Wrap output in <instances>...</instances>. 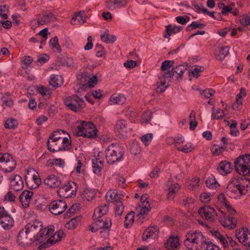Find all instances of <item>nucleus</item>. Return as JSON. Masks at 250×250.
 Returning a JSON list of instances; mask_svg holds the SVG:
<instances>
[{
  "label": "nucleus",
  "mask_w": 250,
  "mask_h": 250,
  "mask_svg": "<svg viewBox=\"0 0 250 250\" xmlns=\"http://www.w3.org/2000/svg\"><path fill=\"white\" fill-rule=\"evenodd\" d=\"M239 21L242 25L250 30V14L241 16Z\"/></svg>",
  "instance_id": "obj_49"
},
{
  "label": "nucleus",
  "mask_w": 250,
  "mask_h": 250,
  "mask_svg": "<svg viewBox=\"0 0 250 250\" xmlns=\"http://www.w3.org/2000/svg\"><path fill=\"white\" fill-rule=\"evenodd\" d=\"M134 213L133 211L128 213L125 217L124 226L125 228H130L134 222Z\"/></svg>",
  "instance_id": "obj_45"
},
{
  "label": "nucleus",
  "mask_w": 250,
  "mask_h": 250,
  "mask_svg": "<svg viewBox=\"0 0 250 250\" xmlns=\"http://www.w3.org/2000/svg\"><path fill=\"white\" fill-rule=\"evenodd\" d=\"M139 207L141 208L139 213L142 215H145L150 210V206L149 203H146V205H141V204H139Z\"/></svg>",
  "instance_id": "obj_62"
},
{
  "label": "nucleus",
  "mask_w": 250,
  "mask_h": 250,
  "mask_svg": "<svg viewBox=\"0 0 250 250\" xmlns=\"http://www.w3.org/2000/svg\"><path fill=\"white\" fill-rule=\"evenodd\" d=\"M65 105L74 112H79L85 106V103L82 99L74 95L67 97L64 100Z\"/></svg>",
  "instance_id": "obj_10"
},
{
  "label": "nucleus",
  "mask_w": 250,
  "mask_h": 250,
  "mask_svg": "<svg viewBox=\"0 0 250 250\" xmlns=\"http://www.w3.org/2000/svg\"><path fill=\"white\" fill-rule=\"evenodd\" d=\"M219 212L220 215L218 218L222 226L229 229H232L236 227V223L233 220L232 217L226 215L224 211L221 209H219Z\"/></svg>",
  "instance_id": "obj_17"
},
{
  "label": "nucleus",
  "mask_w": 250,
  "mask_h": 250,
  "mask_svg": "<svg viewBox=\"0 0 250 250\" xmlns=\"http://www.w3.org/2000/svg\"><path fill=\"white\" fill-rule=\"evenodd\" d=\"M36 90L42 96L46 98H48L51 94L50 91L42 85L37 86Z\"/></svg>",
  "instance_id": "obj_50"
},
{
  "label": "nucleus",
  "mask_w": 250,
  "mask_h": 250,
  "mask_svg": "<svg viewBox=\"0 0 250 250\" xmlns=\"http://www.w3.org/2000/svg\"><path fill=\"white\" fill-rule=\"evenodd\" d=\"M200 198L202 202L207 203L211 200V195L210 193L204 192L201 194Z\"/></svg>",
  "instance_id": "obj_64"
},
{
  "label": "nucleus",
  "mask_w": 250,
  "mask_h": 250,
  "mask_svg": "<svg viewBox=\"0 0 250 250\" xmlns=\"http://www.w3.org/2000/svg\"><path fill=\"white\" fill-rule=\"evenodd\" d=\"M49 45L50 48L54 51L61 52V48L59 45L58 38L57 36L54 37L50 40Z\"/></svg>",
  "instance_id": "obj_44"
},
{
  "label": "nucleus",
  "mask_w": 250,
  "mask_h": 250,
  "mask_svg": "<svg viewBox=\"0 0 250 250\" xmlns=\"http://www.w3.org/2000/svg\"><path fill=\"white\" fill-rule=\"evenodd\" d=\"M82 195L84 200L90 201L95 197L96 192L95 190L86 188H84Z\"/></svg>",
  "instance_id": "obj_36"
},
{
  "label": "nucleus",
  "mask_w": 250,
  "mask_h": 250,
  "mask_svg": "<svg viewBox=\"0 0 250 250\" xmlns=\"http://www.w3.org/2000/svg\"><path fill=\"white\" fill-rule=\"evenodd\" d=\"M229 46H222L218 48L216 53V58L220 60H223L229 54Z\"/></svg>",
  "instance_id": "obj_33"
},
{
  "label": "nucleus",
  "mask_w": 250,
  "mask_h": 250,
  "mask_svg": "<svg viewBox=\"0 0 250 250\" xmlns=\"http://www.w3.org/2000/svg\"><path fill=\"white\" fill-rule=\"evenodd\" d=\"M230 163L227 161L220 162L217 168L218 172L223 176L227 175L231 171Z\"/></svg>",
  "instance_id": "obj_25"
},
{
  "label": "nucleus",
  "mask_w": 250,
  "mask_h": 250,
  "mask_svg": "<svg viewBox=\"0 0 250 250\" xmlns=\"http://www.w3.org/2000/svg\"><path fill=\"white\" fill-rule=\"evenodd\" d=\"M66 132L62 129H58L53 132V133L50 135L48 141H53L54 142H60L61 140L63 137V136H57V134H65Z\"/></svg>",
  "instance_id": "obj_42"
},
{
  "label": "nucleus",
  "mask_w": 250,
  "mask_h": 250,
  "mask_svg": "<svg viewBox=\"0 0 250 250\" xmlns=\"http://www.w3.org/2000/svg\"><path fill=\"white\" fill-rule=\"evenodd\" d=\"M180 189V186L176 183L170 185L167 188V198L169 200L173 199Z\"/></svg>",
  "instance_id": "obj_31"
},
{
  "label": "nucleus",
  "mask_w": 250,
  "mask_h": 250,
  "mask_svg": "<svg viewBox=\"0 0 250 250\" xmlns=\"http://www.w3.org/2000/svg\"><path fill=\"white\" fill-rule=\"evenodd\" d=\"M18 123L16 120L10 118L7 119L4 124V126L7 129H15L17 127Z\"/></svg>",
  "instance_id": "obj_53"
},
{
  "label": "nucleus",
  "mask_w": 250,
  "mask_h": 250,
  "mask_svg": "<svg viewBox=\"0 0 250 250\" xmlns=\"http://www.w3.org/2000/svg\"><path fill=\"white\" fill-rule=\"evenodd\" d=\"M55 20V16L50 12H45L38 20L40 24H45L50 22L54 21Z\"/></svg>",
  "instance_id": "obj_30"
},
{
  "label": "nucleus",
  "mask_w": 250,
  "mask_h": 250,
  "mask_svg": "<svg viewBox=\"0 0 250 250\" xmlns=\"http://www.w3.org/2000/svg\"><path fill=\"white\" fill-rule=\"evenodd\" d=\"M121 196L118 191L112 189L108 190L105 195L106 200L108 202H119Z\"/></svg>",
  "instance_id": "obj_29"
},
{
  "label": "nucleus",
  "mask_w": 250,
  "mask_h": 250,
  "mask_svg": "<svg viewBox=\"0 0 250 250\" xmlns=\"http://www.w3.org/2000/svg\"><path fill=\"white\" fill-rule=\"evenodd\" d=\"M159 229L157 226H149L144 232L142 240L146 241L148 239H155L158 236Z\"/></svg>",
  "instance_id": "obj_20"
},
{
  "label": "nucleus",
  "mask_w": 250,
  "mask_h": 250,
  "mask_svg": "<svg viewBox=\"0 0 250 250\" xmlns=\"http://www.w3.org/2000/svg\"><path fill=\"white\" fill-rule=\"evenodd\" d=\"M108 210V206L107 205L104 204L101 206L95 209L93 217L94 219L100 218L102 216L106 214Z\"/></svg>",
  "instance_id": "obj_35"
},
{
  "label": "nucleus",
  "mask_w": 250,
  "mask_h": 250,
  "mask_svg": "<svg viewBox=\"0 0 250 250\" xmlns=\"http://www.w3.org/2000/svg\"><path fill=\"white\" fill-rule=\"evenodd\" d=\"M243 99L235 98V102L233 104L232 107L233 110L239 111L242 108Z\"/></svg>",
  "instance_id": "obj_58"
},
{
  "label": "nucleus",
  "mask_w": 250,
  "mask_h": 250,
  "mask_svg": "<svg viewBox=\"0 0 250 250\" xmlns=\"http://www.w3.org/2000/svg\"><path fill=\"white\" fill-rule=\"evenodd\" d=\"M141 151V148L137 143H133L130 147V152L134 155L139 154Z\"/></svg>",
  "instance_id": "obj_57"
},
{
  "label": "nucleus",
  "mask_w": 250,
  "mask_h": 250,
  "mask_svg": "<svg viewBox=\"0 0 250 250\" xmlns=\"http://www.w3.org/2000/svg\"><path fill=\"white\" fill-rule=\"evenodd\" d=\"M124 210V206L123 204L120 202H117L115 206V214L116 216L120 217Z\"/></svg>",
  "instance_id": "obj_56"
},
{
  "label": "nucleus",
  "mask_w": 250,
  "mask_h": 250,
  "mask_svg": "<svg viewBox=\"0 0 250 250\" xmlns=\"http://www.w3.org/2000/svg\"><path fill=\"white\" fill-rule=\"evenodd\" d=\"M115 130L117 133H118L123 137L125 136L127 131L126 121L124 120H118L116 124Z\"/></svg>",
  "instance_id": "obj_28"
},
{
  "label": "nucleus",
  "mask_w": 250,
  "mask_h": 250,
  "mask_svg": "<svg viewBox=\"0 0 250 250\" xmlns=\"http://www.w3.org/2000/svg\"><path fill=\"white\" fill-rule=\"evenodd\" d=\"M194 147L192 145L188 143L184 145L183 147H177V149L179 151H182L185 153L190 152L193 149Z\"/></svg>",
  "instance_id": "obj_55"
},
{
  "label": "nucleus",
  "mask_w": 250,
  "mask_h": 250,
  "mask_svg": "<svg viewBox=\"0 0 250 250\" xmlns=\"http://www.w3.org/2000/svg\"><path fill=\"white\" fill-rule=\"evenodd\" d=\"M25 179L27 186L30 189L37 188L41 183L39 174L33 168L27 170Z\"/></svg>",
  "instance_id": "obj_9"
},
{
  "label": "nucleus",
  "mask_w": 250,
  "mask_h": 250,
  "mask_svg": "<svg viewBox=\"0 0 250 250\" xmlns=\"http://www.w3.org/2000/svg\"><path fill=\"white\" fill-rule=\"evenodd\" d=\"M203 69L204 68L201 66H196L193 70L189 72V75L197 78L199 76V73L203 71Z\"/></svg>",
  "instance_id": "obj_63"
},
{
  "label": "nucleus",
  "mask_w": 250,
  "mask_h": 250,
  "mask_svg": "<svg viewBox=\"0 0 250 250\" xmlns=\"http://www.w3.org/2000/svg\"><path fill=\"white\" fill-rule=\"evenodd\" d=\"M63 235V231L62 230H59L48 239L47 243L50 244L51 245H53L56 243L60 241Z\"/></svg>",
  "instance_id": "obj_39"
},
{
  "label": "nucleus",
  "mask_w": 250,
  "mask_h": 250,
  "mask_svg": "<svg viewBox=\"0 0 250 250\" xmlns=\"http://www.w3.org/2000/svg\"><path fill=\"white\" fill-rule=\"evenodd\" d=\"M47 146L48 149L51 152H55L61 151L60 142L48 141Z\"/></svg>",
  "instance_id": "obj_41"
},
{
  "label": "nucleus",
  "mask_w": 250,
  "mask_h": 250,
  "mask_svg": "<svg viewBox=\"0 0 250 250\" xmlns=\"http://www.w3.org/2000/svg\"><path fill=\"white\" fill-rule=\"evenodd\" d=\"M43 183L49 188H56L60 186L61 180L57 176L54 174H50L47 175L44 179Z\"/></svg>",
  "instance_id": "obj_23"
},
{
  "label": "nucleus",
  "mask_w": 250,
  "mask_h": 250,
  "mask_svg": "<svg viewBox=\"0 0 250 250\" xmlns=\"http://www.w3.org/2000/svg\"><path fill=\"white\" fill-rule=\"evenodd\" d=\"M63 83L62 78L61 75H51L49 83L54 87L57 88L60 86Z\"/></svg>",
  "instance_id": "obj_38"
},
{
  "label": "nucleus",
  "mask_w": 250,
  "mask_h": 250,
  "mask_svg": "<svg viewBox=\"0 0 250 250\" xmlns=\"http://www.w3.org/2000/svg\"><path fill=\"white\" fill-rule=\"evenodd\" d=\"M49 59V57L46 54H43L38 56L37 63L38 65H42L46 62Z\"/></svg>",
  "instance_id": "obj_59"
},
{
  "label": "nucleus",
  "mask_w": 250,
  "mask_h": 250,
  "mask_svg": "<svg viewBox=\"0 0 250 250\" xmlns=\"http://www.w3.org/2000/svg\"><path fill=\"white\" fill-rule=\"evenodd\" d=\"M126 3V0H106L105 6L110 10H115L124 7Z\"/></svg>",
  "instance_id": "obj_21"
},
{
  "label": "nucleus",
  "mask_w": 250,
  "mask_h": 250,
  "mask_svg": "<svg viewBox=\"0 0 250 250\" xmlns=\"http://www.w3.org/2000/svg\"><path fill=\"white\" fill-rule=\"evenodd\" d=\"M66 136H64L60 141L61 151H67L71 147V141L70 135L65 133Z\"/></svg>",
  "instance_id": "obj_34"
},
{
  "label": "nucleus",
  "mask_w": 250,
  "mask_h": 250,
  "mask_svg": "<svg viewBox=\"0 0 250 250\" xmlns=\"http://www.w3.org/2000/svg\"><path fill=\"white\" fill-rule=\"evenodd\" d=\"M225 114L223 110L218 108L215 109L214 108L212 109L211 118L212 119L219 120L222 119Z\"/></svg>",
  "instance_id": "obj_48"
},
{
  "label": "nucleus",
  "mask_w": 250,
  "mask_h": 250,
  "mask_svg": "<svg viewBox=\"0 0 250 250\" xmlns=\"http://www.w3.org/2000/svg\"><path fill=\"white\" fill-rule=\"evenodd\" d=\"M207 187L211 189H215L219 187L220 185L213 176H210L206 180Z\"/></svg>",
  "instance_id": "obj_43"
},
{
  "label": "nucleus",
  "mask_w": 250,
  "mask_h": 250,
  "mask_svg": "<svg viewBox=\"0 0 250 250\" xmlns=\"http://www.w3.org/2000/svg\"><path fill=\"white\" fill-rule=\"evenodd\" d=\"M186 69L187 68L185 66L180 65L176 67L174 69L172 68L170 72H172L173 74L175 73L178 74L180 78H181Z\"/></svg>",
  "instance_id": "obj_54"
},
{
  "label": "nucleus",
  "mask_w": 250,
  "mask_h": 250,
  "mask_svg": "<svg viewBox=\"0 0 250 250\" xmlns=\"http://www.w3.org/2000/svg\"><path fill=\"white\" fill-rule=\"evenodd\" d=\"M226 147L220 145H213L211 147L212 154L215 156L220 155L225 150Z\"/></svg>",
  "instance_id": "obj_47"
},
{
  "label": "nucleus",
  "mask_w": 250,
  "mask_h": 250,
  "mask_svg": "<svg viewBox=\"0 0 250 250\" xmlns=\"http://www.w3.org/2000/svg\"><path fill=\"white\" fill-rule=\"evenodd\" d=\"M16 167V161L10 154L0 153V170L4 172H10Z\"/></svg>",
  "instance_id": "obj_8"
},
{
  "label": "nucleus",
  "mask_w": 250,
  "mask_h": 250,
  "mask_svg": "<svg viewBox=\"0 0 250 250\" xmlns=\"http://www.w3.org/2000/svg\"><path fill=\"white\" fill-rule=\"evenodd\" d=\"M186 237L184 244L188 250H201L207 244L206 238L201 232H190L187 233Z\"/></svg>",
  "instance_id": "obj_3"
},
{
  "label": "nucleus",
  "mask_w": 250,
  "mask_h": 250,
  "mask_svg": "<svg viewBox=\"0 0 250 250\" xmlns=\"http://www.w3.org/2000/svg\"><path fill=\"white\" fill-rule=\"evenodd\" d=\"M92 164L93 172L97 175H100L104 167V160L101 157L100 153L92 160Z\"/></svg>",
  "instance_id": "obj_19"
},
{
  "label": "nucleus",
  "mask_w": 250,
  "mask_h": 250,
  "mask_svg": "<svg viewBox=\"0 0 250 250\" xmlns=\"http://www.w3.org/2000/svg\"><path fill=\"white\" fill-rule=\"evenodd\" d=\"M250 179L237 177L231 179L226 188V193L231 198L239 199L248 192Z\"/></svg>",
  "instance_id": "obj_2"
},
{
  "label": "nucleus",
  "mask_w": 250,
  "mask_h": 250,
  "mask_svg": "<svg viewBox=\"0 0 250 250\" xmlns=\"http://www.w3.org/2000/svg\"><path fill=\"white\" fill-rule=\"evenodd\" d=\"M182 28V27L181 26H172L170 24L167 25L166 26V34L164 35V37L167 38L172 34L179 32Z\"/></svg>",
  "instance_id": "obj_37"
},
{
  "label": "nucleus",
  "mask_w": 250,
  "mask_h": 250,
  "mask_svg": "<svg viewBox=\"0 0 250 250\" xmlns=\"http://www.w3.org/2000/svg\"><path fill=\"white\" fill-rule=\"evenodd\" d=\"M235 168L240 175L250 174V154L240 156L234 162Z\"/></svg>",
  "instance_id": "obj_7"
},
{
  "label": "nucleus",
  "mask_w": 250,
  "mask_h": 250,
  "mask_svg": "<svg viewBox=\"0 0 250 250\" xmlns=\"http://www.w3.org/2000/svg\"><path fill=\"white\" fill-rule=\"evenodd\" d=\"M41 222L35 220L28 223L24 229L21 230L18 234L17 241L21 245H27L30 243H41L43 242V234L46 229L42 228Z\"/></svg>",
  "instance_id": "obj_1"
},
{
  "label": "nucleus",
  "mask_w": 250,
  "mask_h": 250,
  "mask_svg": "<svg viewBox=\"0 0 250 250\" xmlns=\"http://www.w3.org/2000/svg\"><path fill=\"white\" fill-rule=\"evenodd\" d=\"M126 101V98L122 94H114L109 98L108 103L110 105L123 104Z\"/></svg>",
  "instance_id": "obj_27"
},
{
  "label": "nucleus",
  "mask_w": 250,
  "mask_h": 250,
  "mask_svg": "<svg viewBox=\"0 0 250 250\" xmlns=\"http://www.w3.org/2000/svg\"><path fill=\"white\" fill-rule=\"evenodd\" d=\"M77 225V222L76 219L73 218L65 224V227L68 229H73L76 228Z\"/></svg>",
  "instance_id": "obj_61"
},
{
  "label": "nucleus",
  "mask_w": 250,
  "mask_h": 250,
  "mask_svg": "<svg viewBox=\"0 0 250 250\" xmlns=\"http://www.w3.org/2000/svg\"><path fill=\"white\" fill-rule=\"evenodd\" d=\"M33 195V191L30 190H24L20 195L19 199L24 208L29 207Z\"/></svg>",
  "instance_id": "obj_24"
},
{
  "label": "nucleus",
  "mask_w": 250,
  "mask_h": 250,
  "mask_svg": "<svg viewBox=\"0 0 250 250\" xmlns=\"http://www.w3.org/2000/svg\"><path fill=\"white\" fill-rule=\"evenodd\" d=\"M235 236L243 245L250 246V232L248 228L243 227L237 229L235 231Z\"/></svg>",
  "instance_id": "obj_16"
},
{
  "label": "nucleus",
  "mask_w": 250,
  "mask_h": 250,
  "mask_svg": "<svg viewBox=\"0 0 250 250\" xmlns=\"http://www.w3.org/2000/svg\"><path fill=\"white\" fill-rule=\"evenodd\" d=\"M86 21V16L84 11H80L75 14L71 20V23L77 24L78 23H83Z\"/></svg>",
  "instance_id": "obj_32"
},
{
  "label": "nucleus",
  "mask_w": 250,
  "mask_h": 250,
  "mask_svg": "<svg viewBox=\"0 0 250 250\" xmlns=\"http://www.w3.org/2000/svg\"><path fill=\"white\" fill-rule=\"evenodd\" d=\"M77 188V185L75 182L69 181L65 185L60 188L57 192L60 196L65 198H68L76 194Z\"/></svg>",
  "instance_id": "obj_11"
},
{
  "label": "nucleus",
  "mask_w": 250,
  "mask_h": 250,
  "mask_svg": "<svg viewBox=\"0 0 250 250\" xmlns=\"http://www.w3.org/2000/svg\"><path fill=\"white\" fill-rule=\"evenodd\" d=\"M23 180L20 176L15 175L10 177V187L11 189L18 191L23 188Z\"/></svg>",
  "instance_id": "obj_18"
},
{
  "label": "nucleus",
  "mask_w": 250,
  "mask_h": 250,
  "mask_svg": "<svg viewBox=\"0 0 250 250\" xmlns=\"http://www.w3.org/2000/svg\"><path fill=\"white\" fill-rule=\"evenodd\" d=\"M173 76L172 72L166 71L159 77L158 81L156 83V90L157 93H162L167 88L168 83Z\"/></svg>",
  "instance_id": "obj_13"
},
{
  "label": "nucleus",
  "mask_w": 250,
  "mask_h": 250,
  "mask_svg": "<svg viewBox=\"0 0 250 250\" xmlns=\"http://www.w3.org/2000/svg\"><path fill=\"white\" fill-rule=\"evenodd\" d=\"M198 212L202 218L209 222H213L220 215L219 211L217 212L214 208L208 206L201 207Z\"/></svg>",
  "instance_id": "obj_12"
},
{
  "label": "nucleus",
  "mask_w": 250,
  "mask_h": 250,
  "mask_svg": "<svg viewBox=\"0 0 250 250\" xmlns=\"http://www.w3.org/2000/svg\"><path fill=\"white\" fill-rule=\"evenodd\" d=\"M173 61L167 60L164 61L161 65V70L162 71H169L171 72V69L173 68L172 64L173 63Z\"/></svg>",
  "instance_id": "obj_51"
},
{
  "label": "nucleus",
  "mask_w": 250,
  "mask_h": 250,
  "mask_svg": "<svg viewBox=\"0 0 250 250\" xmlns=\"http://www.w3.org/2000/svg\"><path fill=\"white\" fill-rule=\"evenodd\" d=\"M215 237L220 241L224 248L228 246V236H224L219 232L215 231L214 233Z\"/></svg>",
  "instance_id": "obj_46"
},
{
  "label": "nucleus",
  "mask_w": 250,
  "mask_h": 250,
  "mask_svg": "<svg viewBox=\"0 0 250 250\" xmlns=\"http://www.w3.org/2000/svg\"><path fill=\"white\" fill-rule=\"evenodd\" d=\"M111 225V220L109 218L104 220L98 219L89 226L88 230L92 232L100 230L101 237L105 238L108 236V231Z\"/></svg>",
  "instance_id": "obj_6"
},
{
  "label": "nucleus",
  "mask_w": 250,
  "mask_h": 250,
  "mask_svg": "<svg viewBox=\"0 0 250 250\" xmlns=\"http://www.w3.org/2000/svg\"><path fill=\"white\" fill-rule=\"evenodd\" d=\"M101 40L102 42L107 43H112L116 40V38L114 35H110L108 30H106L105 32L101 35Z\"/></svg>",
  "instance_id": "obj_40"
},
{
  "label": "nucleus",
  "mask_w": 250,
  "mask_h": 250,
  "mask_svg": "<svg viewBox=\"0 0 250 250\" xmlns=\"http://www.w3.org/2000/svg\"><path fill=\"white\" fill-rule=\"evenodd\" d=\"M48 208L52 214L58 215L62 214L66 209L67 205L63 200H56L50 203Z\"/></svg>",
  "instance_id": "obj_14"
},
{
  "label": "nucleus",
  "mask_w": 250,
  "mask_h": 250,
  "mask_svg": "<svg viewBox=\"0 0 250 250\" xmlns=\"http://www.w3.org/2000/svg\"><path fill=\"white\" fill-rule=\"evenodd\" d=\"M8 11V8L6 5H0V16L3 19H7L8 15L7 12Z\"/></svg>",
  "instance_id": "obj_60"
},
{
  "label": "nucleus",
  "mask_w": 250,
  "mask_h": 250,
  "mask_svg": "<svg viewBox=\"0 0 250 250\" xmlns=\"http://www.w3.org/2000/svg\"><path fill=\"white\" fill-rule=\"evenodd\" d=\"M105 158L109 164L122 161L124 158V148L117 144H112L108 146L105 151Z\"/></svg>",
  "instance_id": "obj_4"
},
{
  "label": "nucleus",
  "mask_w": 250,
  "mask_h": 250,
  "mask_svg": "<svg viewBox=\"0 0 250 250\" xmlns=\"http://www.w3.org/2000/svg\"><path fill=\"white\" fill-rule=\"evenodd\" d=\"M14 221L13 218L7 212L3 207H0V224L5 230H9L14 226Z\"/></svg>",
  "instance_id": "obj_15"
},
{
  "label": "nucleus",
  "mask_w": 250,
  "mask_h": 250,
  "mask_svg": "<svg viewBox=\"0 0 250 250\" xmlns=\"http://www.w3.org/2000/svg\"><path fill=\"white\" fill-rule=\"evenodd\" d=\"M217 200L219 204L223 208L226 209L230 215H233L236 212L235 210L229 205L228 202L226 197L223 193H220L217 197Z\"/></svg>",
  "instance_id": "obj_22"
},
{
  "label": "nucleus",
  "mask_w": 250,
  "mask_h": 250,
  "mask_svg": "<svg viewBox=\"0 0 250 250\" xmlns=\"http://www.w3.org/2000/svg\"><path fill=\"white\" fill-rule=\"evenodd\" d=\"M153 134L149 133L145 134L142 136L140 139L142 142L146 146H148L151 142L153 139Z\"/></svg>",
  "instance_id": "obj_52"
},
{
  "label": "nucleus",
  "mask_w": 250,
  "mask_h": 250,
  "mask_svg": "<svg viewBox=\"0 0 250 250\" xmlns=\"http://www.w3.org/2000/svg\"><path fill=\"white\" fill-rule=\"evenodd\" d=\"M165 247L168 250H177L180 249V245L178 237L171 236L165 244Z\"/></svg>",
  "instance_id": "obj_26"
},
{
  "label": "nucleus",
  "mask_w": 250,
  "mask_h": 250,
  "mask_svg": "<svg viewBox=\"0 0 250 250\" xmlns=\"http://www.w3.org/2000/svg\"><path fill=\"white\" fill-rule=\"evenodd\" d=\"M75 131L78 136L92 139L97 137L98 133V130L94 125L92 122L86 121H82L77 125Z\"/></svg>",
  "instance_id": "obj_5"
}]
</instances>
